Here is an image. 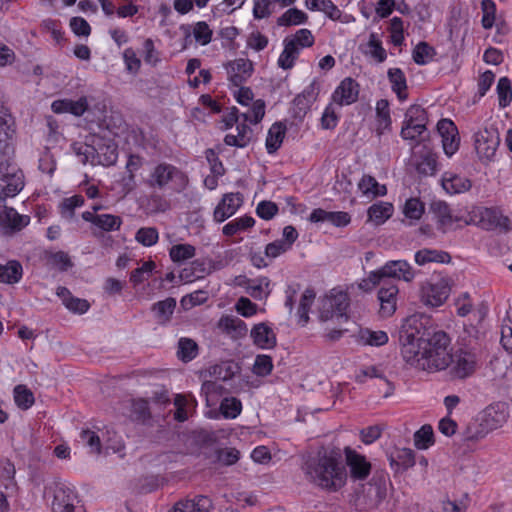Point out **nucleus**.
Listing matches in <instances>:
<instances>
[{
	"label": "nucleus",
	"instance_id": "obj_43",
	"mask_svg": "<svg viewBox=\"0 0 512 512\" xmlns=\"http://www.w3.org/2000/svg\"><path fill=\"white\" fill-rule=\"evenodd\" d=\"M242 411V403L235 397H225L222 399L219 412L226 419H235Z\"/></svg>",
	"mask_w": 512,
	"mask_h": 512
},
{
	"label": "nucleus",
	"instance_id": "obj_9",
	"mask_svg": "<svg viewBox=\"0 0 512 512\" xmlns=\"http://www.w3.org/2000/svg\"><path fill=\"white\" fill-rule=\"evenodd\" d=\"M14 118L10 114L9 110L1 106L0 107V153L14 155Z\"/></svg>",
	"mask_w": 512,
	"mask_h": 512
},
{
	"label": "nucleus",
	"instance_id": "obj_51",
	"mask_svg": "<svg viewBox=\"0 0 512 512\" xmlns=\"http://www.w3.org/2000/svg\"><path fill=\"white\" fill-rule=\"evenodd\" d=\"M196 249L190 244H177L171 247L169 255L173 262L179 263L195 256Z\"/></svg>",
	"mask_w": 512,
	"mask_h": 512
},
{
	"label": "nucleus",
	"instance_id": "obj_42",
	"mask_svg": "<svg viewBox=\"0 0 512 512\" xmlns=\"http://www.w3.org/2000/svg\"><path fill=\"white\" fill-rule=\"evenodd\" d=\"M306 7L310 10L322 11L332 20H337L341 16V11L331 0H306Z\"/></svg>",
	"mask_w": 512,
	"mask_h": 512
},
{
	"label": "nucleus",
	"instance_id": "obj_54",
	"mask_svg": "<svg viewBox=\"0 0 512 512\" xmlns=\"http://www.w3.org/2000/svg\"><path fill=\"white\" fill-rule=\"evenodd\" d=\"M367 47L368 50H366L365 53L373 57L377 62L382 63L386 60V50L383 48L382 43L377 38L376 34H370Z\"/></svg>",
	"mask_w": 512,
	"mask_h": 512
},
{
	"label": "nucleus",
	"instance_id": "obj_8",
	"mask_svg": "<svg viewBox=\"0 0 512 512\" xmlns=\"http://www.w3.org/2000/svg\"><path fill=\"white\" fill-rule=\"evenodd\" d=\"M475 150L481 159L491 160L500 144L497 128L490 126L479 130L475 136Z\"/></svg>",
	"mask_w": 512,
	"mask_h": 512
},
{
	"label": "nucleus",
	"instance_id": "obj_49",
	"mask_svg": "<svg viewBox=\"0 0 512 512\" xmlns=\"http://www.w3.org/2000/svg\"><path fill=\"white\" fill-rule=\"evenodd\" d=\"M435 49L426 42H420L413 50V60L418 65H425L433 59Z\"/></svg>",
	"mask_w": 512,
	"mask_h": 512
},
{
	"label": "nucleus",
	"instance_id": "obj_12",
	"mask_svg": "<svg viewBox=\"0 0 512 512\" xmlns=\"http://www.w3.org/2000/svg\"><path fill=\"white\" fill-rule=\"evenodd\" d=\"M174 179L179 180L182 184L187 181L185 174L178 168L171 164L160 163L151 173L149 183L152 187L162 189Z\"/></svg>",
	"mask_w": 512,
	"mask_h": 512
},
{
	"label": "nucleus",
	"instance_id": "obj_13",
	"mask_svg": "<svg viewBox=\"0 0 512 512\" xmlns=\"http://www.w3.org/2000/svg\"><path fill=\"white\" fill-rule=\"evenodd\" d=\"M77 496L73 489L62 482H55L53 488V512H75Z\"/></svg>",
	"mask_w": 512,
	"mask_h": 512
},
{
	"label": "nucleus",
	"instance_id": "obj_25",
	"mask_svg": "<svg viewBox=\"0 0 512 512\" xmlns=\"http://www.w3.org/2000/svg\"><path fill=\"white\" fill-rule=\"evenodd\" d=\"M211 508L212 502L207 496L197 495L193 499L177 502L169 512H209Z\"/></svg>",
	"mask_w": 512,
	"mask_h": 512
},
{
	"label": "nucleus",
	"instance_id": "obj_41",
	"mask_svg": "<svg viewBox=\"0 0 512 512\" xmlns=\"http://www.w3.org/2000/svg\"><path fill=\"white\" fill-rule=\"evenodd\" d=\"M299 56V48L292 41H284V49L279 56L278 66L284 70L291 69Z\"/></svg>",
	"mask_w": 512,
	"mask_h": 512
},
{
	"label": "nucleus",
	"instance_id": "obj_3",
	"mask_svg": "<svg viewBox=\"0 0 512 512\" xmlns=\"http://www.w3.org/2000/svg\"><path fill=\"white\" fill-rule=\"evenodd\" d=\"M14 155L0 153V188L2 195L15 197L24 188V174L14 161Z\"/></svg>",
	"mask_w": 512,
	"mask_h": 512
},
{
	"label": "nucleus",
	"instance_id": "obj_5",
	"mask_svg": "<svg viewBox=\"0 0 512 512\" xmlns=\"http://www.w3.org/2000/svg\"><path fill=\"white\" fill-rule=\"evenodd\" d=\"M349 305L350 299L346 292L332 289L321 301L319 318L324 322L332 319L347 321Z\"/></svg>",
	"mask_w": 512,
	"mask_h": 512
},
{
	"label": "nucleus",
	"instance_id": "obj_44",
	"mask_svg": "<svg viewBox=\"0 0 512 512\" xmlns=\"http://www.w3.org/2000/svg\"><path fill=\"white\" fill-rule=\"evenodd\" d=\"M255 224V220L251 216H243L240 218H236L229 223H227L223 227V234L226 236H233L240 231L247 230L253 227Z\"/></svg>",
	"mask_w": 512,
	"mask_h": 512
},
{
	"label": "nucleus",
	"instance_id": "obj_50",
	"mask_svg": "<svg viewBox=\"0 0 512 512\" xmlns=\"http://www.w3.org/2000/svg\"><path fill=\"white\" fill-rule=\"evenodd\" d=\"M307 21V15L296 8L288 9L277 19L279 26H291L305 23Z\"/></svg>",
	"mask_w": 512,
	"mask_h": 512
},
{
	"label": "nucleus",
	"instance_id": "obj_36",
	"mask_svg": "<svg viewBox=\"0 0 512 512\" xmlns=\"http://www.w3.org/2000/svg\"><path fill=\"white\" fill-rule=\"evenodd\" d=\"M358 188L363 195L372 198L384 196L387 193L386 186L379 184L371 175H364L358 183Z\"/></svg>",
	"mask_w": 512,
	"mask_h": 512
},
{
	"label": "nucleus",
	"instance_id": "obj_28",
	"mask_svg": "<svg viewBox=\"0 0 512 512\" xmlns=\"http://www.w3.org/2000/svg\"><path fill=\"white\" fill-rule=\"evenodd\" d=\"M23 275V268L19 261L10 260L4 265H0V283L16 284Z\"/></svg>",
	"mask_w": 512,
	"mask_h": 512
},
{
	"label": "nucleus",
	"instance_id": "obj_33",
	"mask_svg": "<svg viewBox=\"0 0 512 512\" xmlns=\"http://www.w3.org/2000/svg\"><path fill=\"white\" fill-rule=\"evenodd\" d=\"M430 210L437 220L439 229L445 231L453 223L450 208L444 201H434L430 205Z\"/></svg>",
	"mask_w": 512,
	"mask_h": 512
},
{
	"label": "nucleus",
	"instance_id": "obj_16",
	"mask_svg": "<svg viewBox=\"0 0 512 512\" xmlns=\"http://www.w3.org/2000/svg\"><path fill=\"white\" fill-rule=\"evenodd\" d=\"M243 203V196L237 193H227L214 209L213 218L222 223L234 215Z\"/></svg>",
	"mask_w": 512,
	"mask_h": 512
},
{
	"label": "nucleus",
	"instance_id": "obj_48",
	"mask_svg": "<svg viewBox=\"0 0 512 512\" xmlns=\"http://www.w3.org/2000/svg\"><path fill=\"white\" fill-rule=\"evenodd\" d=\"M14 400L16 405L22 410L29 409L35 401L32 391L25 385H17L14 388Z\"/></svg>",
	"mask_w": 512,
	"mask_h": 512
},
{
	"label": "nucleus",
	"instance_id": "obj_14",
	"mask_svg": "<svg viewBox=\"0 0 512 512\" xmlns=\"http://www.w3.org/2000/svg\"><path fill=\"white\" fill-rule=\"evenodd\" d=\"M479 225L481 228L491 231L499 229L507 232L512 230L510 219L504 216L497 208H483L479 212Z\"/></svg>",
	"mask_w": 512,
	"mask_h": 512
},
{
	"label": "nucleus",
	"instance_id": "obj_31",
	"mask_svg": "<svg viewBox=\"0 0 512 512\" xmlns=\"http://www.w3.org/2000/svg\"><path fill=\"white\" fill-rule=\"evenodd\" d=\"M393 92L397 94L400 101L407 99L408 95L406 77L400 68H390L387 73Z\"/></svg>",
	"mask_w": 512,
	"mask_h": 512
},
{
	"label": "nucleus",
	"instance_id": "obj_52",
	"mask_svg": "<svg viewBox=\"0 0 512 512\" xmlns=\"http://www.w3.org/2000/svg\"><path fill=\"white\" fill-rule=\"evenodd\" d=\"M376 115L378 120V130H380V133H382L383 130L390 128L391 117L389 102L386 99H380L377 101Z\"/></svg>",
	"mask_w": 512,
	"mask_h": 512
},
{
	"label": "nucleus",
	"instance_id": "obj_46",
	"mask_svg": "<svg viewBox=\"0 0 512 512\" xmlns=\"http://www.w3.org/2000/svg\"><path fill=\"white\" fill-rule=\"evenodd\" d=\"M360 339L365 345L380 347L385 345L388 340V334L385 331H374L371 329H363L360 331Z\"/></svg>",
	"mask_w": 512,
	"mask_h": 512
},
{
	"label": "nucleus",
	"instance_id": "obj_60",
	"mask_svg": "<svg viewBox=\"0 0 512 512\" xmlns=\"http://www.w3.org/2000/svg\"><path fill=\"white\" fill-rule=\"evenodd\" d=\"M424 211V204L417 198L407 199L403 208L404 215L412 220H419Z\"/></svg>",
	"mask_w": 512,
	"mask_h": 512
},
{
	"label": "nucleus",
	"instance_id": "obj_64",
	"mask_svg": "<svg viewBox=\"0 0 512 512\" xmlns=\"http://www.w3.org/2000/svg\"><path fill=\"white\" fill-rule=\"evenodd\" d=\"M212 30L209 28V25L204 22L200 21L197 22L193 29V35L196 40L201 45H207L212 40Z\"/></svg>",
	"mask_w": 512,
	"mask_h": 512
},
{
	"label": "nucleus",
	"instance_id": "obj_18",
	"mask_svg": "<svg viewBox=\"0 0 512 512\" xmlns=\"http://www.w3.org/2000/svg\"><path fill=\"white\" fill-rule=\"evenodd\" d=\"M380 272L384 278L403 279L406 282H410L414 279L415 273L411 265L405 260H394L388 261Z\"/></svg>",
	"mask_w": 512,
	"mask_h": 512
},
{
	"label": "nucleus",
	"instance_id": "obj_58",
	"mask_svg": "<svg viewBox=\"0 0 512 512\" xmlns=\"http://www.w3.org/2000/svg\"><path fill=\"white\" fill-rule=\"evenodd\" d=\"M46 258L51 265L57 267L61 271H67L73 266L69 255L63 251L46 252Z\"/></svg>",
	"mask_w": 512,
	"mask_h": 512
},
{
	"label": "nucleus",
	"instance_id": "obj_26",
	"mask_svg": "<svg viewBox=\"0 0 512 512\" xmlns=\"http://www.w3.org/2000/svg\"><path fill=\"white\" fill-rule=\"evenodd\" d=\"M507 420V413L503 404L491 405L485 409L482 425L489 430L501 427Z\"/></svg>",
	"mask_w": 512,
	"mask_h": 512
},
{
	"label": "nucleus",
	"instance_id": "obj_7",
	"mask_svg": "<svg viewBox=\"0 0 512 512\" xmlns=\"http://www.w3.org/2000/svg\"><path fill=\"white\" fill-rule=\"evenodd\" d=\"M0 188V227L5 235H13L21 231L30 222L28 215L19 214L14 208L6 205L7 198L11 196L2 195Z\"/></svg>",
	"mask_w": 512,
	"mask_h": 512
},
{
	"label": "nucleus",
	"instance_id": "obj_2",
	"mask_svg": "<svg viewBox=\"0 0 512 512\" xmlns=\"http://www.w3.org/2000/svg\"><path fill=\"white\" fill-rule=\"evenodd\" d=\"M305 469L310 481L329 491L338 490L346 482L347 474L339 450L332 449L310 459Z\"/></svg>",
	"mask_w": 512,
	"mask_h": 512
},
{
	"label": "nucleus",
	"instance_id": "obj_24",
	"mask_svg": "<svg viewBox=\"0 0 512 512\" xmlns=\"http://www.w3.org/2000/svg\"><path fill=\"white\" fill-rule=\"evenodd\" d=\"M239 285L246 289V292L256 300L267 298L270 293V280L267 277H260L257 279L244 278Z\"/></svg>",
	"mask_w": 512,
	"mask_h": 512
},
{
	"label": "nucleus",
	"instance_id": "obj_59",
	"mask_svg": "<svg viewBox=\"0 0 512 512\" xmlns=\"http://www.w3.org/2000/svg\"><path fill=\"white\" fill-rule=\"evenodd\" d=\"M122 224V219L119 216L112 214H99L97 215L96 226L103 231H116L119 230Z\"/></svg>",
	"mask_w": 512,
	"mask_h": 512
},
{
	"label": "nucleus",
	"instance_id": "obj_22",
	"mask_svg": "<svg viewBox=\"0 0 512 512\" xmlns=\"http://www.w3.org/2000/svg\"><path fill=\"white\" fill-rule=\"evenodd\" d=\"M250 336L253 339V343L261 349H272L277 343L275 332L266 323L254 325Z\"/></svg>",
	"mask_w": 512,
	"mask_h": 512
},
{
	"label": "nucleus",
	"instance_id": "obj_35",
	"mask_svg": "<svg viewBox=\"0 0 512 512\" xmlns=\"http://www.w3.org/2000/svg\"><path fill=\"white\" fill-rule=\"evenodd\" d=\"M130 418L132 421L140 424H149L152 416L148 401L142 398L132 400Z\"/></svg>",
	"mask_w": 512,
	"mask_h": 512
},
{
	"label": "nucleus",
	"instance_id": "obj_15",
	"mask_svg": "<svg viewBox=\"0 0 512 512\" xmlns=\"http://www.w3.org/2000/svg\"><path fill=\"white\" fill-rule=\"evenodd\" d=\"M437 131L442 137V145L447 156H452L459 149L460 138L456 125L450 119H441Z\"/></svg>",
	"mask_w": 512,
	"mask_h": 512
},
{
	"label": "nucleus",
	"instance_id": "obj_10",
	"mask_svg": "<svg viewBox=\"0 0 512 512\" xmlns=\"http://www.w3.org/2000/svg\"><path fill=\"white\" fill-rule=\"evenodd\" d=\"M478 352V350L459 347L453 367L454 375L457 378L464 379L475 372L478 363Z\"/></svg>",
	"mask_w": 512,
	"mask_h": 512
},
{
	"label": "nucleus",
	"instance_id": "obj_6",
	"mask_svg": "<svg viewBox=\"0 0 512 512\" xmlns=\"http://www.w3.org/2000/svg\"><path fill=\"white\" fill-rule=\"evenodd\" d=\"M451 291L449 279L442 276L432 277L424 282L420 289L421 302L430 307L441 306Z\"/></svg>",
	"mask_w": 512,
	"mask_h": 512
},
{
	"label": "nucleus",
	"instance_id": "obj_11",
	"mask_svg": "<svg viewBox=\"0 0 512 512\" xmlns=\"http://www.w3.org/2000/svg\"><path fill=\"white\" fill-rule=\"evenodd\" d=\"M428 118L424 108L420 105H411L406 113L400 135L405 140H413L411 129H426Z\"/></svg>",
	"mask_w": 512,
	"mask_h": 512
},
{
	"label": "nucleus",
	"instance_id": "obj_56",
	"mask_svg": "<svg viewBox=\"0 0 512 512\" xmlns=\"http://www.w3.org/2000/svg\"><path fill=\"white\" fill-rule=\"evenodd\" d=\"M433 429L430 425L422 426L414 434V444L418 449H427L433 444Z\"/></svg>",
	"mask_w": 512,
	"mask_h": 512
},
{
	"label": "nucleus",
	"instance_id": "obj_20",
	"mask_svg": "<svg viewBox=\"0 0 512 512\" xmlns=\"http://www.w3.org/2000/svg\"><path fill=\"white\" fill-rule=\"evenodd\" d=\"M399 289L395 284L383 285L378 291V300L380 302L379 313L381 317L392 316L397 308V295Z\"/></svg>",
	"mask_w": 512,
	"mask_h": 512
},
{
	"label": "nucleus",
	"instance_id": "obj_21",
	"mask_svg": "<svg viewBox=\"0 0 512 512\" xmlns=\"http://www.w3.org/2000/svg\"><path fill=\"white\" fill-rule=\"evenodd\" d=\"M226 68L230 82L239 87L251 76L253 64L248 59L240 58L229 62Z\"/></svg>",
	"mask_w": 512,
	"mask_h": 512
},
{
	"label": "nucleus",
	"instance_id": "obj_55",
	"mask_svg": "<svg viewBox=\"0 0 512 512\" xmlns=\"http://www.w3.org/2000/svg\"><path fill=\"white\" fill-rule=\"evenodd\" d=\"M499 106L507 107L512 101V86L508 77H501L497 84Z\"/></svg>",
	"mask_w": 512,
	"mask_h": 512
},
{
	"label": "nucleus",
	"instance_id": "obj_1",
	"mask_svg": "<svg viewBox=\"0 0 512 512\" xmlns=\"http://www.w3.org/2000/svg\"><path fill=\"white\" fill-rule=\"evenodd\" d=\"M424 320L419 315L405 319L399 331L400 355L407 365L418 370H444L452 362L450 339L443 331L427 328Z\"/></svg>",
	"mask_w": 512,
	"mask_h": 512
},
{
	"label": "nucleus",
	"instance_id": "obj_53",
	"mask_svg": "<svg viewBox=\"0 0 512 512\" xmlns=\"http://www.w3.org/2000/svg\"><path fill=\"white\" fill-rule=\"evenodd\" d=\"M155 267H156V264L152 260L144 262L141 267H138L131 272L130 282L134 286H137V285L143 283L145 280H147L151 276Z\"/></svg>",
	"mask_w": 512,
	"mask_h": 512
},
{
	"label": "nucleus",
	"instance_id": "obj_4",
	"mask_svg": "<svg viewBox=\"0 0 512 512\" xmlns=\"http://www.w3.org/2000/svg\"><path fill=\"white\" fill-rule=\"evenodd\" d=\"M73 151L80 157L82 164L111 166L118 158L117 148L114 144L101 145L98 148L85 143L73 144Z\"/></svg>",
	"mask_w": 512,
	"mask_h": 512
},
{
	"label": "nucleus",
	"instance_id": "obj_61",
	"mask_svg": "<svg viewBox=\"0 0 512 512\" xmlns=\"http://www.w3.org/2000/svg\"><path fill=\"white\" fill-rule=\"evenodd\" d=\"M135 239L143 246L150 247L157 243L159 234L154 227H143L136 232Z\"/></svg>",
	"mask_w": 512,
	"mask_h": 512
},
{
	"label": "nucleus",
	"instance_id": "obj_17",
	"mask_svg": "<svg viewBox=\"0 0 512 512\" xmlns=\"http://www.w3.org/2000/svg\"><path fill=\"white\" fill-rule=\"evenodd\" d=\"M358 95L359 84L351 77H347L343 79L335 89L332 99L336 104L344 106L356 102Z\"/></svg>",
	"mask_w": 512,
	"mask_h": 512
},
{
	"label": "nucleus",
	"instance_id": "obj_23",
	"mask_svg": "<svg viewBox=\"0 0 512 512\" xmlns=\"http://www.w3.org/2000/svg\"><path fill=\"white\" fill-rule=\"evenodd\" d=\"M51 108L57 114L71 113L75 116H82L88 109V101L86 97H80L78 100L60 99L55 100Z\"/></svg>",
	"mask_w": 512,
	"mask_h": 512
},
{
	"label": "nucleus",
	"instance_id": "obj_63",
	"mask_svg": "<svg viewBox=\"0 0 512 512\" xmlns=\"http://www.w3.org/2000/svg\"><path fill=\"white\" fill-rule=\"evenodd\" d=\"M284 41H292L299 48L311 47L314 44V36L309 29H300L292 37H286Z\"/></svg>",
	"mask_w": 512,
	"mask_h": 512
},
{
	"label": "nucleus",
	"instance_id": "obj_40",
	"mask_svg": "<svg viewBox=\"0 0 512 512\" xmlns=\"http://www.w3.org/2000/svg\"><path fill=\"white\" fill-rule=\"evenodd\" d=\"M198 355V345L190 338H180L178 341L177 357L182 362H190Z\"/></svg>",
	"mask_w": 512,
	"mask_h": 512
},
{
	"label": "nucleus",
	"instance_id": "obj_30",
	"mask_svg": "<svg viewBox=\"0 0 512 512\" xmlns=\"http://www.w3.org/2000/svg\"><path fill=\"white\" fill-rule=\"evenodd\" d=\"M236 130V135L227 134L225 136V144L228 146H234L238 148L246 147L251 142L252 129L243 121V123L237 125Z\"/></svg>",
	"mask_w": 512,
	"mask_h": 512
},
{
	"label": "nucleus",
	"instance_id": "obj_57",
	"mask_svg": "<svg viewBox=\"0 0 512 512\" xmlns=\"http://www.w3.org/2000/svg\"><path fill=\"white\" fill-rule=\"evenodd\" d=\"M265 115V102L262 99H258L253 102L251 109L242 113L241 117L244 122H251L254 124L259 123Z\"/></svg>",
	"mask_w": 512,
	"mask_h": 512
},
{
	"label": "nucleus",
	"instance_id": "obj_47",
	"mask_svg": "<svg viewBox=\"0 0 512 512\" xmlns=\"http://www.w3.org/2000/svg\"><path fill=\"white\" fill-rule=\"evenodd\" d=\"M84 202V197L81 195H74L72 197L64 198L59 205L62 217L67 220L73 219L75 215V209L83 206Z\"/></svg>",
	"mask_w": 512,
	"mask_h": 512
},
{
	"label": "nucleus",
	"instance_id": "obj_29",
	"mask_svg": "<svg viewBox=\"0 0 512 512\" xmlns=\"http://www.w3.org/2000/svg\"><path fill=\"white\" fill-rule=\"evenodd\" d=\"M451 256L449 253L435 249H421L415 253V262L423 266L428 263H449Z\"/></svg>",
	"mask_w": 512,
	"mask_h": 512
},
{
	"label": "nucleus",
	"instance_id": "obj_34",
	"mask_svg": "<svg viewBox=\"0 0 512 512\" xmlns=\"http://www.w3.org/2000/svg\"><path fill=\"white\" fill-rule=\"evenodd\" d=\"M201 392L206 397V405L214 406L219 398L228 393L227 389L218 381L207 380L201 386Z\"/></svg>",
	"mask_w": 512,
	"mask_h": 512
},
{
	"label": "nucleus",
	"instance_id": "obj_27",
	"mask_svg": "<svg viewBox=\"0 0 512 512\" xmlns=\"http://www.w3.org/2000/svg\"><path fill=\"white\" fill-rule=\"evenodd\" d=\"M442 187L449 194H459L471 188L468 178L453 173H445L442 178Z\"/></svg>",
	"mask_w": 512,
	"mask_h": 512
},
{
	"label": "nucleus",
	"instance_id": "obj_45",
	"mask_svg": "<svg viewBox=\"0 0 512 512\" xmlns=\"http://www.w3.org/2000/svg\"><path fill=\"white\" fill-rule=\"evenodd\" d=\"M176 307V300L174 298H166L153 305L152 310L155 312L159 323L167 322L174 312Z\"/></svg>",
	"mask_w": 512,
	"mask_h": 512
},
{
	"label": "nucleus",
	"instance_id": "obj_39",
	"mask_svg": "<svg viewBox=\"0 0 512 512\" xmlns=\"http://www.w3.org/2000/svg\"><path fill=\"white\" fill-rule=\"evenodd\" d=\"M219 327L227 333H233L234 337H243L248 331L243 320L230 316L222 317L219 320Z\"/></svg>",
	"mask_w": 512,
	"mask_h": 512
},
{
	"label": "nucleus",
	"instance_id": "obj_19",
	"mask_svg": "<svg viewBox=\"0 0 512 512\" xmlns=\"http://www.w3.org/2000/svg\"><path fill=\"white\" fill-rule=\"evenodd\" d=\"M344 452L346 463L350 468L351 477L358 480L365 479L370 474V463L366 461L363 455L358 454L350 447H346Z\"/></svg>",
	"mask_w": 512,
	"mask_h": 512
},
{
	"label": "nucleus",
	"instance_id": "obj_38",
	"mask_svg": "<svg viewBox=\"0 0 512 512\" xmlns=\"http://www.w3.org/2000/svg\"><path fill=\"white\" fill-rule=\"evenodd\" d=\"M482 333L473 325L465 326L459 337V347H465L472 350H480V340Z\"/></svg>",
	"mask_w": 512,
	"mask_h": 512
},
{
	"label": "nucleus",
	"instance_id": "obj_32",
	"mask_svg": "<svg viewBox=\"0 0 512 512\" xmlns=\"http://www.w3.org/2000/svg\"><path fill=\"white\" fill-rule=\"evenodd\" d=\"M285 134L286 126L282 122H276L270 127L266 138L268 153L272 154L281 147Z\"/></svg>",
	"mask_w": 512,
	"mask_h": 512
},
{
	"label": "nucleus",
	"instance_id": "obj_62",
	"mask_svg": "<svg viewBox=\"0 0 512 512\" xmlns=\"http://www.w3.org/2000/svg\"><path fill=\"white\" fill-rule=\"evenodd\" d=\"M482 9V26L485 29H490L493 27L495 23V15H496V4L493 0H482L481 2Z\"/></svg>",
	"mask_w": 512,
	"mask_h": 512
},
{
	"label": "nucleus",
	"instance_id": "obj_37",
	"mask_svg": "<svg viewBox=\"0 0 512 512\" xmlns=\"http://www.w3.org/2000/svg\"><path fill=\"white\" fill-rule=\"evenodd\" d=\"M393 213V205L388 202H378L369 207L368 219L376 225L383 224Z\"/></svg>",
	"mask_w": 512,
	"mask_h": 512
}]
</instances>
